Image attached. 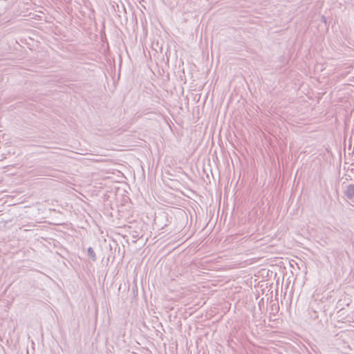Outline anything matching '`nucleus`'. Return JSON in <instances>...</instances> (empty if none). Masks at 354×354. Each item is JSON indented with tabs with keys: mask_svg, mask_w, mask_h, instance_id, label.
<instances>
[{
	"mask_svg": "<svg viewBox=\"0 0 354 354\" xmlns=\"http://www.w3.org/2000/svg\"><path fill=\"white\" fill-rule=\"evenodd\" d=\"M87 251H88V254L90 257V258L91 259V260L93 261H95L97 258H96V255H95V253L93 249L91 247H89L88 248Z\"/></svg>",
	"mask_w": 354,
	"mask_h": 354,
	"instance_id": "nucleus-2",
	"label": "nucleus"
},
{
	"mask_svg": "<svg viewBox=\"0 0 354 354\" xmlns=\"http://www.w3.org/2000/svg\"><path fill=\"white\" fill-rule=\"evenodd\" d=\"M345 196L350 200L354 198V184H350L346 191L344 192Z\"/></svg>",
	"mask_w": 354,
	"mask_h": 354,
	"instance_id": "nucleus-1",
	"label": "nucleus"
},
{
	"mask_svg": "<svg viewBox=\"0 0 354 354\" xmlns=\"http://www.w3.org/2000/svg\"><path fill=\"white\" fill-rule=\"evenodd\" d=\"M271 307H272V310H275L277 312L278 311L279 306L277 304H273Z\"/></svg>",
	"mask_w": 354,
	"mask_h": 354,
	"instance_id": "nucleus-3",
	"label": "nucleus"
}]
</instances>
